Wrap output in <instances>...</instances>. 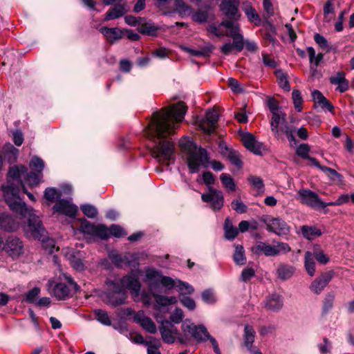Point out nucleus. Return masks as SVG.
I'll list each match as a JSON object with an SVG mask.
<instances>
[{"label":"nucleus","instance_id":"1","mask_svg":"<svg viewBox=\"0 0 354 354\" xmlns=\"http://www.w3.org/2000/svg\"><path fill=\"white\" fill-rule=\"evenodd\" d=\"M26 171L28 169L24 165L13 166L9 169L8 184L2 188L5 201L12 212L23 217L28 216V224L24 228L26 234L40 241L48 252L52 253L55 248L53 239L48 237L47 231L43 226L39 217L32 213L33 208L28 207L19 196L20 190L22 189L30 201L33 202L36 201L34 195L27 191L21 180V175Z\"/></svg>","mask_w":354,"mask_h":354},{"label":"nucleus","instance_id":"2","mask_svg":"<svg viewBox=\"0 0 354 354\" xmlns=\"http://www.w3.org/2000/svg\"><path fill=\"white\" fill-rule=\"evenodd\" d=\"M187 107L183 102H179L160 111L153 113L151 120L145 129V135L153 140L154 145L150 153L159 162L172 159L175 151L174 144L171 140H165L174 133L183 121Z\"/></svg>","mask_w":354,"mask_h":354},{"label":"nucleus","instance_id":"3","mask_svg":"<svg viewBox=\"0 0 354 354\" xmlns=\"http://www.w3.org/2000/svg\"><path fill=\"white\" fill-rule=\"evenodd\" d=\"M106 285L112 290L106 297L107 303L112 306L116 307L126 303L127 289L131 290V297L135 301L139 300L141 283L138 278L133 275H125L118 281L109 280Z\"/></svg>","mask_w":354,"mask_h":354},{"label":"nucleus","instance_id":"4","mask_svg":"<svg viewBox=\"0 0 354 354\" xmlns=\"http://www.w3.org/2000/svg\"><path fill=\"white\" fill-rule=\"evenodd\" d=\"M181 149L187 153V164L191 174L198 173L201 165L206 167L209 163V156L204 148H198L196 145L190 140L180 141Z\"/></svg>","mask_w":354,"mask_h":354},{"label":"nucleus","instance_id":"5","mask_svg":"<svg viewBox=\"0 0 354 354\" xmlns=\"http://www.w3.org/2000/svg\"><path fill=\"white\" fill-rule=\"evenodd\" d=\"M181 328L185 333L190 334L198 343L205 342L207 339L209 340L213 346L214 351L216 354H221L217 341L209 335L204 325H194L193 323L185 322L182 324Z\"/></svg>","mask_w":354,"mask_h":354},{"label":"nucleus","instance_id":"6","mask_svg":"<svg viewBox=\"0 0 354 354\" xmlns=\"http://www.w3.org/2000/svg\"><path fill=\"white\" fill-rule=\"evenodd\" d=\"M291 250L286 243L278 242L275 245H269L259 241L252 248L254 254L260 256L264 254L266 257H275L280 254H286Z\"/></svg>","mask_w":354,"mask_h":354},{"label":"nucleus","instance_id":"7","mask_svg":"<svg viewBox=\"0 0 354 354\" xmlns=\"http://www.w3.org/2000/svg\"><path fill=\"white\" fill-rule=\"evenodd\" d=\"M207 189V193L202 194V201L203 202L210 203V207L214 211L220 210L224 205V196L223 192L212 187H208Z\"/></svg>","mask_w":354,"mask_h":354},{"label":"nucleus","instance_id":"8","mask_svg":"<svg viewBox=\"0 0 354 354\" xmlns=\"http://www.w3.org/2000/svg\"><path fill=\"white\" fill-rule=\"evenodd\" d=\"M239 0H224L220 4V10L226 20L238 21L241 15L239 10Z\"/></svg>","mask_w":354,"mask_h":354},{"label":"nucleus","instance_id":"9","mask_svg":"<svg viewBox=\"0 0 354 354\" xmlns=\"http://www.w3.org/2000/svg\"><path fill=\"white\" fill-rule=\"evenodd\" d=\"M235 21L223 20L219 26H224L229 29L228 36L233 39L237 47V52H241L244 48L243 36L240 33V27L239 24H235Z\"/></svg>","mask_w":354,"mask_h":354},{"label":"nucleus","instance_id":"10","mask_svg":"<svg viewBox=\"0 0 354 354\" xmlns=\"http://www.w3.org/2000/svg\"><path fill=\"white\" fill-rule=\"evenodd\" d=\"M218 120V114L215 110H209L206 113L204 118L198 121L199 127L208 134L212 133L216 127Z\"/></svg>","mask_w":354,"mask_h":354},{"label":"nucleus","instance_id":"11","mask_svg":"<svg viewBox=\"0 0 354 354\" xmlns=\"http://www.w3.org/2000/svg\"><path fill=\"white\" fill-rule=\"evenodd\" d=\"M297 195L301 203L311 208H319L321 198L315 192L308 189H301L298 191Z\"/></svg>","mask_w":354,"mask_h":354},{"label":"nucleus","instance_id":"12","mask_svg":"<svg viewBox=\"0 0 354 354\" xmlns=\"http://www.w3.org/2000/svg\"><path fill=\"white\" fill-rule=\"evenodd\" d=\"M268 231L277 235H286L290 232V227L285 221L279 218H272L266 223Z\"/></svg>","mask_w":354,"mask_h":354},{"label":"nucleus","instance_id":"13","mask_svg":"<svg viewBox=\"0 0 354 354\" xmlns=\"http://www.w3.org/2000/svg\"><path fill=\"white\" fill-rule=\"evenodd\" d=\"M4 250L12 257H18L24 252L23 242L17 237L10 236L6 241Z\"/></svg>","mask_w":354,"mask_h":354},{"label":"nucleus","instance_id":"14","mask_svg":"<svg viewBox=\"0 0 354 354\" xmlns=\"http://www.w3.org/2000/svg\"><path fill=\"white\" fill-rule=\"evenodd\" d=\"M159 330L165 343L172 344L174 342L177 328L171 322L167 320L162 322Z\"/></svg>","mask_w":354,"mask_h":354},{"label":"nucleus","instance_id":"15","mask_svg":"<svg viewBox=\"0 0 354 354\" xmlns=\"http://www.w3.org/2000/svg\"><path fill=\"white\" fill-rule=\"evenodd\" d=\"M53 209L59 214L71 218H75L77 212V207L69 201L60 199L53 206Z\"/></svg>","mask_w":354,"mask_h":354},{"label":"nucleus","instance_id":"16","mask_svg":"<svg viewBox=\"0 0 354 354\" xmlns=\"http://www.w3.org/2000/svg\"><path fill=\"white\" fill-rule=\"evenodd\" d=\"M333 277V272L328 271L322 273L319 277L315 279L310 286V289L315 294H319L331 281Z\"/></svg>","mask_w":354,"mask_h":354},{"label":"nucleus","instance_id":"17","mask_svg":"<svg viewBox=\"0 0 354 354\" xmlns=\"http://www.w3.org/2000/svg\"><path fill=\"white\" fill-rule=\"evenodd\" d=\"M329 82L332 85L337 86L335 90L339 93H344L349 89V82L343 71L336 72L334 75L330 77Z\"/></svg>","mask_w":354,"mask_h":354},{"label":"nucleus","instance_id":"18","mask_svg":"<svg viewBox=\"0 0 354 354\" xmlns=\"http://www.w3.org/2000/svg\"><path fill=\"white\" fill-rule=\"evenodd\" d=\"M134 320L147 332L151 334H155L156 333L157 330L155 323L151 318L146 317L143 312L136 313L134 316Z\"/></svg>","mask_w":354,"mask_h":354},{"label":"nucleus","instance_id":"19","mask_svg":"<svg viewBox=\"0 0 354 354\" xmlns=\"http://www.w3.org/2000/svg\"><path fill=\"white\" fill-rule=\"evenodd\" d=\"M241 141L244 147L254 154H261V147L255 140V137L250 133H242Z\"/></svg>","mask_w":354,"mask_h":354},{"label":"nucleus","instance_id":"20","mask_svg":"<svg viewBox=\"0 0 354 354\" xmlns=\"http://www.w3.org/2000/svg\"><path fill=\"white\" fill-rule=\"evenodd\" d=\"M48 285L53 288V294L58 300H65L69 297L71 290L65 283L49 281Z\"/></svg>","mask_w":354,"mask_h":354},{"label":"nucleus","instance_id":"21","mask_svg":"<svg viewBox=\"0 0 354 354\" xmlns=\"http://www.w3.org/2000/svg\"><path fill=\"white\" fill-rule=\"evenodd\" d=\"M145 272V276L144 281L149 283V288L152 290L159 283L160 279L162 275V272L152 267L146 268Z\"/></svg>","mask_w":354,"mask_h":354},{"label":"nucleus","instance_id":"22","mask_svg":"<svg viewBox=\"0 0 354 354\" xmlns=\"http://www.w3.org/2000/svg\"><path fill=\"white\" fill-rule=\"evenodd\" d=\"M66 257L75 270L79 272L84 270V265L81 259L82 255L80 252L71 250L66 252Z\"/></svg>","mask_w":354,"mask_h":354},{"label":"nucleus","instance_id":"23","mask_svg":"<svg viewBox=\"0 0 354 354\" xmlns=\"http://www.w3.org/2000/svg\"><path fill=\"white\" fill-rule=\"evenodd\" d=\"M159 30V26L151 20L147 21L145 18H143V21L140 23V26L138 27V31L140 33L148 36H156Z\"/></svg>","mask_w":354,"mask_h":354},{"label":"nucleus","instance_id":"24","mask_svg":"<svg viewBox=\"0 0 354 354\" xmlns=\"http://www.w3.org/2000/svg\"><path fill=\"white\" fill-rule=\"evenodd\" d=\"M0 228L6 232H13L19 228V223L12 216L1 214H0Z\"/></svg>","mask_w":354,"mask_h":354},{"label":"nucleus","instance_id":"25","mask_svg":"<svg viewBox=\"0 0 354 354\" xmlns=\"http://www.w3.org/2000/svg\"><path fill=\"white\" fill-rule=\"evenodd\" d=\"M243 10L251 23H253L255 26H259L261 24L260 16L250 3L244 2L243 3Z\"/></svg>","mask_w":354,"mask_h":354},{"label":"nucleus","instance_id":"26","mask_svg":"<svg viewBox=\"0 0 354 354\" xmlns=\"http://www.w3.org/2000/svg\"><path fill=\"white\" fill-rule=\"evenodd\" d=\"M295 268L289 264L280 263L277 268V278L281 281H286L292 277Z\"/></svg>","mask_w":354,"mask_h":354},{"label":"nucleus","instance_id":"27","mask_svg":"<svg viewBox=\"0 0 354 354\" xmlns=\"http://www.w3.org/2000/svg\"><path fill=\"white\" fill-rule=\"evenodd\" d=\"M301 232L304 238L311 241L317 237L322 236V232L320 229L315 226L303 225L301 227Z\"/></svg>","mask_w":354,"mask_h":354},{"label":"nucleus","instance_id":"28","mask_svg":"<svg viewBox=\"0 0 354 354\" xmlns=\"http://www.w3.org/2000/svg\"><path fill=\"white\" fill-rule=\"evenodd\" d=\"M5 159L12 164L17 161L19 150L15 148L12 144L7 143L3 147Z\"/></svg>","mask_w":354,"mask_h":354},{"label":"nucleus","instance_id":"29","mask_svg":"<svg viewBox=\"0 0 354 354\" xmlns=\"http://www.w3.org/2000/svg\"><path fill=\"white\" fill-rule=\"evenodd\" d=\"M126 12L124 6L122 4H115L113 8L106 13L104 20L115 19L123 16Z\"/></svg>","mask_w":354,"mask_h":354},{"label":"nucleus","instance_id":"30","mask_svg":"<svg viewBox=\"0 0 354 354\" xmlns=\"http://www.w3.org/2000/svg\"><path fill=\"white\" fill-rule=\"evenodd\" d=\"M267 308L271 310H279L283 306V299L280 295L274 294L267 299L266 302Z\"/></svg>","mask_w":354,"mask_h":354},{"label":"nucleus","instance_id":"31","mask_svg":"<svg viewBox=\"0 0 354 354\" xmlns=\"http://www.w3.org/2000/svg\"><path fill=\"white\" fill-rule=\"evenodd\" d=\"M255 331L252 326L247 324L244 328V344L250 351L254 350L252 344L254 341Z\"/></svg>","mask_w":354,"mask_h":354},{"label":"nucleus","instance_id":"32","mask_svg":"<svg viewBox=\"0 0 354 354\" xmlns=\"http://www.w3.org/2000/svg\"><path fill=\"white\" fill-rule=\"evenodd\" d=\"M224 231L225 238L227 240H234L239 234V230L232 225L229 218L225 220Z\"/></svg>","mask_w":354,"mask_h":354},{"label":"nucleus","instance_id":"33","mask_svg":"<svg viewBox=\"0 0 354 354\" xmlns=\"http://www.w3.org/2000/svg\"><path fill=\"white\" fill-rule=\"evenodd\" d=\"M153 297L156 301L157 306L160 307H165L169 305L175 304L177 302L176 297H167L153 293Z\"/></svg>","mask_w":354,"mask_h":354},{"label":"nucleus","instance_id":"34","mask_svg":"<svg viewBox=\"0 0 354 354\" xmlns=\"http://www.w3.org/2000/svg\"><path fill=\"white\" fill-rule=\"evenodd\" d=\"M225 151L226 152H223V155L227 157L233 165L236 166L238 168H241L242 167V162L239 152L227 147L225 148Z\"/></svg>","mask_w":354,"mask_h":354},{"label":"nucleus","instance_id":"35","mask_svg":"<svg viewBox=\"0 0 354 354\" xmlns=\"http://www.w3.org/2000/svg\"><path fill=\"white\" fill-rule=\"evenodd\" d=\"M100 32L106 37L118 40L122 37V32L118 28L102 27Z\"/></svg>","mask_w":354,"mask_h":354},{"label":"nucleus","instance_id":"36","mask_svg":"<svg viewBox=\"0 0 354 354\" xmlns=\"http://www.w3.org/2000/svg\"><path fill=\"white\" fill-rule=\"evenodd\" d=\"M282 123V114H279V113H272L270 127L271 131L273 133L274 136L277 138L279 137V126Z\"/></svg>","mask_w":354,"mask_h":354},{"label":"nucleus","instance_id":"37","mask_svg":"<svg viewBox=\"0 0 354 354\" xmlns=\"http://www.w3.org/2000/svg\"><path fill=\"white\" fill-rule=\"evenodd\" d=\"M24 175H26L24 177L25 183L30 187H34L39 185L40 180L42 178V174L35 171H30V173L26 172L22 174L21 177Z\"/></svg>","mask_w":354,"mask_h":354},{"label":"nucleus","instance_id":"38","mask_svg":"<svg viewBox=\"0 0 354 354\" xmlns=\"http://www.w3.org/2000/svg\"><path fill=\"white\" fill-rule=\"evenodd\" d=\"M181 48L186 53L190 54L192 56L195 57H209L212 53V47H207L203 50H195L190 48L186 46H182Z\"/></svg>","mask_w":354,"mask_h":354},{"label":"nucleus","instance_id":"39","mask_svg":"<svg viewBox=\"0 0 354 354\" xmlns=\"http://www.w3.org/2000/svg\"><path fill=\"white\" fill-rule=\"evenodd\" d=\"M221 181L223 185V187L228 191V192H234L236 189V185L234 183V179L232 177L226 173H223L220 176Z\"/></svg>","mask_w":354,"mask_h":354},{"label":"nucleus","instance_id":"40","mask_svg":"<svg viewBox=\"0 0 354 354\" xmlns=\"http://www.w3.org/2000/svg\"><path fill=\"white\" fill-rule=\"evenodd\" d=\"M233 259L236 264L242 266L246 263L244 248L241 245H236L233 255Z\"/></svg>","mask_w":354,"mask_h":354},{"label":"nucleus","instance_id":"41","mask_svg":"<svg viewBox=\"0 0 354 354\" xmlns=\"http://www.w3.org/2000/svg\"><path fill=\"white\" fill-rule=\"evenodd\" d=\"M248 181L259 194L264 192L265 185L262 178L259 176L250 175L248 178Z\"/></svg>","mask_w":354,"mask_h":354},{"label":"nucleus","instance_id":"42","mask_svg":"<svg viewBox=\"0 0 354 354\" xmlns=\"http://www.w3.org/2000/svg\"><path fill=\"white\" fill-rule=\"evenodd\" d=\"M145 346L147 347V354H161L160 351L161 344L158 339L150 337L149 340L147 342Z\"/></svg>","mask_w":354,"mask_h":354},{"label":"nucleus","instance_id":"43","mask_svg":"<svg viewBox=\"0 0 354 354\" xmlns=\"http://www.w3.org/2000/svg\"><path fill=\"white\" fill-rule=\"evenodd\" d=\"M305 268L308 274L313 277L315 273V263L313 257L312 252L307 251L305 253Z\"/></svg>","mask_w":354,"mask_h":354},{"label":"nucleus","instance_id":"44","mask_svg":"<svg viewBox=\"0 0 354 354\" xmlns=\"http://www.w3.org/2000/svg\"><path fill=\"white\" fill-rule=\"evenodd\" d=\"M312 254L313 257H315L321 264H326L329 261L328 257L324 253L319 245L313 246Z\"/></svg>","mask_w":354,"mask_h":354},{"label":"nucleus","instance_id":"45","mask_svg":"<svg viewBox=\"0 0 354 354\" xmlns=\"http://www.w3.org/2000/svg\"><path fill=\"white\" fill-rule=\"evenodd\" d=\"M275 74L279 86L283 90L289 91L290 90V86L288 80L287 75L281 70L277 71Z\"/></svg>","mask_w":354,"mask_h":354},{"label":"nucleus","instance_id":"46","mask_svg":"<svg viewBox=\"0 0 354 354\" xmlns=\"http://www.w3.org/2000/svg\"><path fill=\"white\" fill-rule=\"evenodd\" d=\"M140 258L138 254L127 252L124 254V266L136 268L139 266Z\"/></svg>","mask_w":354,"mask_h":354},{"label":"nucleus","instance_id":"47","mask_svg":"<svg viewBox=\"0 0 354 354\" xmlns=\"http://www.w3.org/2000/svg\"><path fill=\"white\" fill-rule=\"evenodd\" d=\"M174 6L180 16L189 15L192 12L191 6L187 5L184 0H174Z\"/></svg>","mask_w":354,"mask_h":354},{"label":"nucleus","instance_id":"48","mask_svg":"<svg viewBox=\"0 0 354 354\" xmlns=\"http://www.w3.org/2000/svg\"><path fill=\"white\" fill-rule=\"evenodd\" d=\"M306 50L309 56V61L310 64L317 67L322 60L324 55L322 53H318L316 55L315 50L312 46H308L306 48Z\"/></svg>","mask_w":354,"mask_h":354},{"label":"nucleus","instance_id":"49","mask_svg":"<svg viewBox=\"0 0 354 354\" xmlns=\"http://www.w3.org/2000/svg\"><path fill=\"white\" fill-rule=\"evenodd\" d=\"M93 236L98 237L102 240H106L110 237L109 229L104 225H96Z\"/></svg>","mask_w":354,"mask_h":354},{"label":"nucleus","instance_id":"50","mask_svg":"<svg viewBox=\"0 0 354 354\" xmlns=\"http://www.w3.org/2000/svg\"><path fill=\"white\" fill-rule=\"evenodd\" d=\"M322 171H324L332 181L340 183L343 180L342 176L332 168L324 166L322 168Z\"/></svg>","mask_w":354,"mask_h":354},{"label":"nucleus","instance_id":"51","mask_svg":"<svg viewBox=\"0 0 354 354\" xmlns=\"http://www.w3.org/2000/svg\"><path fill=\"white\" fill-rule=\"evenodd\" d=\"M30 167L32 170H35V172L42 174V171L44 168V162L41 158L34 156L30 162Z\"/></svg>","mask_w":354,"mask_h":354},{"label":"nucleus","instance_id":"52","mask_svg":"<svg viewBox=\"0 0 354 354\" xmlns=\"http://www.w3.org/2000/svg\"><path fill=\"white\" fill-rule=\"evenodd\" d=\"M111 262L118 268H122L124 266V254L122 255L116 252H111L109 254Z\"/></svg>","mask_w":354,"mask_h":354},{"label":"nucleus","instance_id":"53","mask_svg":"<svg viewBox=\"0 0 354 354\" xmlns=\"http://www.w3.org/2000/svg\"><path fill=\"white\" fill-rule=\"evenodd\" d=\"M292 97L295 106V109L298 112H301L302 111V103L303 98L301 97V94L299 91L294 89L292 93Z\"/></svg>","mask_w":354,"mask_h":354},{"label":"nucleus","instance_id":"54","mask_svg":"<svg viewBox=\"0 0 354 354\" xmlns=\"http://www.w3.org/2000/svg\"><path fill=\"white\" fill-rule=\"evenodd\" d=\"M61 194L55 188L48 187L44 191V196L49 202L53 203L60 197Z\"/></svg>","mask_w":354,"mask_h":354},{"label":"nucleus","instance_id":"55","mask_svg":"<svg viewBox=\"0 0 354 354\" xmlns=\"http://www.w3.org/2000/svg\"><path fill=\"white\" fill-rule=\"evenodd\" d=\"M96 225L88 221L86 219H82L80 224V230L84 233L93 236Z\"/></svg>","mask_w":354,"mask_h":354},{"label":"nucleus","instance_id":"56","mask_svg":"<svg viewBox=\"0 0 354 354\" xmlns=\"http://www.w3.org/2000/svg\"><path fill=\"white\" fill-rule=\"evenodd\" d=\"M80 209L85 216L91 218H95L98 213L97 208L89 204L82 205Z\"/></svg>","mask_w":354,"mask_h":354},{"label":"nucleus","instance_id":"57","mask_svg":"<svg viewBox=\"0 0 354 354\" xmlns=\"http://www.w3.org/2000/svg\"><path fill=\"white\" fill-rule=\"evenodd\" d=\"M95 315L97 319L102 324L109 326L111 324L110 318L105 310L97 309L95 310Z\"/></svg>","mask_w":354,"mask_h":354},{"label":"nucleus","instance_id":"58","mask_svg":"<svg viewBox=\"0 0 354 354\" xmlns=\"http://www.w3.org/2000/svg\"><path fill=\"white\" fill-rule=\"evenodd\" d=\"M310 151V147L308 144L302 143L299 145L296 149V154L303 158L307 159L309 158V152Z\"/></svg>","mask_w":354,"mask_h":354},{"label":"nucleus","instance_id":"59","mask_svg":"<svg viewBox=\"0 0 354 354\" xmlns=\"http://www.w3.org/2000/svg\"><path fill=\"white\" fill-rule=\"evenodd\" d=\"M40 293V288L35 287L30 290L26 295L25 301L30 304H35L37 301V297Z\"/></svg>","mask_w":354,"mask_h":354},{"label":"nucleus","instance_id":"60","mask_svg":"<svg viewBox=\"0 0 354 354\" xmlns=\"http://www.w3.org/2000/svg\"><path fill=\"white\" fill-rule=\"evenodd\" d=\"M110 236H113L117 238H121L127 234V233L124 231V230L118 225L113 224L111 225L110 229L109 230Z\"/></svg>","mask_w":354,"mask_h":354},{"label":"nucleus","instance_id":"61","mask_svg":"<svg viewBox=\"0 0 354 354\" xmlns=\"http://www.w3.org/2000/svg\"><path fill=\"white\" fill-rule=\"evenodd\" d=\"M172 0H154V6L165 14L170 12L169 5Z\"/></svg>","mask_w":354,"mask_h":354},{"label":"nucleus","instance_id":"62","mask_svg":"<svg viewBox=\"0 0 354 354\" xmlns=\"http://www.w3.org/2000/svg\"><path fill=\"white\" fill-rule=\"evenodd\" d=\"M153 294L151 292L143 290L142 291L139 292V300L138 301H142L143 304L146 306H149L151 304L152 302Z\"/></svg>","mask_w":354,"mask_h":354},{"label":"nucleus","instance_id":"63","mask_svg":"<svg viewBox=\"0 0 354 354\" xmlns=\"http://www.w3.org/2000/svg\"><path fill=\"white\" fill-rule=\"evenodd\" d=\"M232 208L239 214L246 212L248 207L240 199H234L231 203Z\"/></svg>","mask_w":354,"mask_h":354},{"label":"nucleus","instance_id":"64","mask_svg":"<svg viewBox=\"0 0 354 354\" xmlns=\"http://www.w3.org/2000/svg\"><path fill=\"white\" fill-rule=\"evenodd\" d=\"M202 299L204 302L212 304L216 301V297L212 290H205L201 294Z\"/></svg>","mask_w":354,"mask_h":354}]
</instances>
